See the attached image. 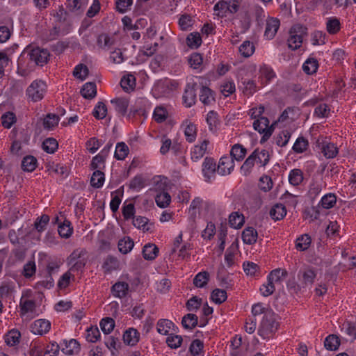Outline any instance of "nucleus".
I'll list each match as a JSON object with an SVG mask.
<instances>
[{
	"instance_id": "nucleus-53",
	"label": "nucleus",
	"mask_w": 356,
	"mask_h": 356,
	"mask_svg": "<svg viewBox=\"0 0 356 356\" xmlns=\"http://www.w3.org/2000/svg\"><path fill=\"white\" fill-rule=\"evenodd\" d=\"M155 201L158 207L165 208L169 205L171 201V197L167 192H162L156 195Z\"/></svg>"
},
{
	"instance_id": "nucleus-45",
	"label": "nucleus",
	"mask_w": 356,
	"mask_h": 356,
	"mask_svg": "<svg viewBox=\"0 0 356 356\" xmlns=\"http://www.w3.org/2000/svg\"><path fill=\"white\" fill-rule=\"evenodd\" d=\"M186 139L188 143H193L196 139L197 128L195 124L189 122L184 130Z\"/></svg>"
},
{
	"instance_id": "nucleus-20",
	"label": "nucleus",
	"mask_w": 356,
	"mask_h": 356,
	"mask_svg": "<svg viewBox=\"0 0 356 356\" xmlns=\"http://www.w3.org/2000/svg\"><path fill=\"white\" fill-rule=\"evenodd\" d=\"M81 93L85 99H91L94 98L97 94L96 84L93 82L85 83L81 90Z\"/></svg>"
},
{
	"instance_id": "nucleus-39",
	"label": "nucleus",
	"mask_w": 356,
	"mask_h": 356,
	"mask_svg": "<svg viewBox=\"0 0 356 356\" xmlns=\"http://www.w3.org/2000/svg\"><path fill=\"white\" fill-rule=\"evenodd\" d=\"M67 8L71 12L80 15L84 11L86 5L81 0H67Z\"/></svg>"
},
{
	"instance_id": "nucleus-26",
	"label": "nucleus",
	"mask_w": 356,
	"mask_h": 356,
	"mask_svg": "<svg viewBox=\"0 0 356 356\" xmlns=\"http://www.w3.org/2000/svg\"><path fill=\"white\" fill-rule=\"evenodd\" d=\"M286 214V207L283 204H275L270 211V217L275 220L282 219Z\"/></svg>"
},
{
	"instance_id": "nucleus-17",
	"label": "nucleus",
	"mask_w": 356,
	"mask_h": 356,
	"mask_svg": "<svg viewBox=\"0 0 356 356\" xmlns=\"http://www.w3.org/2000/svg\"><path fill=\"white\" fill-rule=\"evenodd\" d=\"M209 143V141L208 140H204L200 145L194 146L191 153V159L193 161H197L203 157L207 151Z\"/></svg>"
},
{
	"instance_id": "nucleus-23",
	"label": "nucleus",
	"mask_w": 356,
	"mask_h": 356,
	"mask_svg": "<svg viewBox=\"0 0 356 356\" xmlns=\"http://www.w3.org/2000/svg\"><path fill=\"white\" fill-rule=\"evenodd\" d=\"M128 289L129 285L125 282H117L111 289L113 295L120 298H122L127 295Z\"/></svg>"
},
{
	"instance_id": "nucleus-55",
	"label": "nucleus",
	"mask_w": 356,
	"mask_h": 356,
	"mask_svg": "<svg viewBox=\"0 0 356 356\" xmlns=\"http://www.w3.org/2000/svg\"><path fill=\"white\" fill-rule=\"evenodd\" d=\"M59 121V118L56 114H48L43 121V126L47 129H52Z\"/></svg>"
},
{
	"instance_id": "nucleus-15",
	"label": "nucleus",
	"mask_w": 356,
	"mask_h": 356,
	"mask_svg": "<svg viewBox=\"0 0 356 356\" xmlns=\"http://www.w3.org/2000/svg\"><path fill=\"white\" fill-rule=\"evenodd\" d=\"M140 333L136 329L129 328L123 334V341L128 346H134L139 341Z\"/></svg>"
},
{
	"instance_id": "nucleus-16",
	"label": "nucleus",
	"mask_w": 356,
	"mask_h": 356,
	"mask_svg": "<svg viewBox=\"0 0 356 356\" xmlns=\"http://www.w3.org/2000/svg\"><path fill=\"white\" fill-rule=\"evenodd\" d=\"M64 346H62V352L67 355L77 354L80 350V344L76 339L65 340L63 341Z\"/></svg>"
},
{
	"instance_id": "nucleus-19",
	"label": "nucleus",
	"mask_w": 356,
	"mask_h": 356,
	"mask_svg": "<svg viewBox=\"0 0 356 356\" xmlns=\"http://www.w3.org/2000/svg\"><path fill=\"white\" fill-rule=\"evenodd\" d=\"M159 253V248L152 243L146 244L143 248V256L146 260L154 259Z\"/></svg>"
},
{
	"instance_id": "nucleus-8",
	"label": "nucleus",
	"mask_w": 356,
	"mask_h": 356,
	"mask_svg": "<svg viewBox=\"0 0 356 356\" xmlns=\"http://www.w3.org/2000/svg\"><path fill=\"white\" fill-rule=\"evenodd\" d=\"M30 328L33 334L43 335L49 331L51 323L46 319H38L31 325Z\"/></svg>"
},
{
	"instance_id": "nucleus-21",
	"label": "nucleus",
	"mask_w": 356,
	"mask_h": 356,
	"mask_svg": "<svg viewBox=\"0 0 356 356\" xmlns=\"http://www.w3.org/2000/svg\"><path fill=\"white\" fill-rule=\"evenodd\" d=\"M255 156L256 152H252L241 167V171L245 176L250 175L254 164L257 163Z\"/></svg>"
},
{
	"instance_id": "nucleus-1",
	"label": "nucleus",
	"mask_w": 356,
	"mask_h": 356,
	"mask_svg": "<svg viewBox=\"0 0 356 356\" xmlns=\"http://www.w3.org/2000/svg\"><path fill=\"white\" fill-rule=\"evenodd\" d=\"M25 54H27L31 62H33L38 66H43L47 63L50 56V54L47 49L31 45H29L25 48L22 56H24Z\"/></svg>"
},
{
	"instance_id": "nucleus-31",
	"label": "nucleus",
	"mask_w": 356,
	"mask_h": 356,
	"mask_svg": "<svg viewBox=\"0 0 356 356\" xmlns=\"http://www.w3.org/2000/svg\"><path fill=\"white\" fill-rule=\"evenodd\" d=\"M20 315L24 316L28 313H33L35 309V302L32 300H22L19 302Z\"/></svg>"
},
{
	"instance_id": "nucleus-64",
	"label": "nucleus",
	"mask_w": 356,
	"mask_h": 356,
	"mask_svg": "<svg viewBox=\"0 0 356 356\" xmlns=\"http://www.w3.org/2000/svg\"><path fill=\"white\" fill-rule=\"evenodd\" d=\"M215 12H217L216 15L218 16L223 17L228 13V1H218L213 8Z\"/></svg>"
},
{
	"instance_id": "nucleus-22",
	"label": "nucleus",
	"mask_w": 356,
	"mask_h": 356,
	"mask_svg": "<svg viewBox=\"0 0 356 356\" xmlns=\"http://www.w3.org/2000/svg\"><path fill=\"white\" fill-rule=\"evenodd\" d=\"M242 238L246 244H254L257 241V232L253 227L245 228L243 231Z\"/></svg>"
},
{
	"instance_id": "nucleus-63",
	"label": "nucleus",
	"mask_w": 356,
	"mask_h": 356,
	"mask_svg": "<svg viewBox=\"0 0 356 356\" xmlns=\"http://www.w3.org/2000/svg\"><path fill=\"white\" fill-rule=\"evenodd\" d=\"M291 138V133L288 130H284L280 134H279L275 140L276 144L280 147H284L287 145L289 139Z\"/></svg>"
},
{
	"instance_id": "nucleus-10",
	"label": "nucleus",
	"mask_w": 356,
	"mask_h": 356,
	"mask_svg": "<svg viewBox=\"0 0 356 356\" xmlns=\"http://www.w3.org/2000/svg\"><path fill=\"white\" fill-rule=\"evenodd\" d=\"M280 26V22L277 18L268 17L266 19V29L264 32V36L268 40L273 39L276 35L279 27Z\"/></svg>"
},
{
	"instance_id": "nucleus-36",
	"label": "nucleus",
	"mask_w": 356,
	"mask_h": 356,
	"mask_svg": "<svg viewBox=\"0 0 356 356\" xmlns=\"http://www.w3.org/2000/svg\"><path fill=\"white\" fill-rule=\"evenodd\" d=\"M289 183L293 186H298L303 181V172L300 169L291 170L289 175Z\"/></svg>"
},
{
	"instance_id": "nucleus-27",
	"label": "nucleus",
	"mask_w": 356,
	"mask_h": 356,
	"mask_svg": "<svg viewBox=\"0 0 356 356\" xmlns=\"http://www.w3.org/2000/svg\"><path fill=\"white\" fill-rule=\"evenodd\" d=\"M244 223V217L238 212H233L229 216V226L234 229L241 228Z\"/></svg>"
},
{
	"instance_id": "nucleus-50",
	"label": "nucleus",
	"mask_w": 356,
	"mask_h": 356,
	"mask_svg": "<svg viewBox=\"0 0 356 356\" xmlns=\"http://www.w3.org/2000/svg\"><path fill=\"white\" fill-rule=\"evenodd\" d=\"M318 64L316 59L308 58L302 65L303 71L307 74H313L318 69Z\"/></svg>"
},
{
	"instance_id": "nucleus-4",
	"label": "nucleus",
	"mask_w": 356,
	"mask_h": 356,
	"mask_svg": "<svg viewBox=\"0 0 356 356\" xmlns=\"http://www.w3.org/2000/svg\"><path fill=\"white\" fill-rule=\"evenodd\" d=\"M46 92L47 85L42 80L33 81L26 90L28 97L34 102L42 99Z\"/></svg>"
},
{
	"instance_id": "nucleus-56",
	"label": "nucleus",
	"mask_w": 356,
	"mask_h": 356,
	"mask_svg": "<svg viewBox=\"0 0 356 356\" xmlns=\"http://www.w3.org/2000/svg\"><path fill=\"white\" fill-rule=\"evenodd\" d=\"M153 118L157 122H163L168 118V111L163 106H156L153 113Z\"/></svg>"
},
{
	"instance_id": "nucleus-41",
	"label": "nucleus",
	"mask_w": 356,
	"mask_h": 356,
	"mask_svg": "<svg viewBox=\"0 0 356 356\" xmlns=\"http://www.w3.org/2000/svg\"><path fill=\"white\" fill-rule=\"evenodd\" d=\"M129 151V147L124 143H118L115 147L114 156L117 160H124L128 155Z\"/></svg>"
},
{
	"instance_id": "nucleus-43",
	"label": "nucleus",
	"mask_w": 356,
	"mask_h": 356,
	"mask_svg": "<svg viewBox=\"0 0 356 356\" xmlns=\"http://www.w3.org/2000/svg\"><path fill=\"white\" fill-rule=\"evenodd\" d=\"M70 225L71 222L67 220H65L62 224L59 225L58 232L62 238H67L72 235L73 229Z\"/></svg>"
},
{
	"instance_id": "nucleus-37",
	"label": "nucleus",
	"mask_w": 356,
	"mask_h": 356,
	"mask_svg": "<svg viewBox=\"0 0 356 356\" xmlns=\"http://www.w3.org/2000/svg\"><path fill=\"white\" fill-rule=\"evenodd\" d=\"M104 173L101 170H95L90 179V184L92 187L99 188L102 187L104 182Z\"/></svg>"
},
{
	"instance_id": "nucleus-57",
	"label": "nucleus",
	"mask_w": 356,
	"mask_h": 356,
	"mask_svg": "<svg viewBox=\"0 0 356 356\" xmlns=\"http://www.w3.org/2000/svg\"><path fill=\"white\" fill-rule=\"evenodd\" d=\"M260 74L262 84H266L275 76L273 70L266 66L261 68Z\"/></svg>"
},
{
	"instance_id": "nucleus-58",
	"label": "nucleus",
	"mask_w": 356,
	"mask_h": 356,
	"mask_svg": "<svg viewBox=\"0 0 356 356\" xmlns=\"http://www.w3.org/2000/svg\"><path fill=\"white\" fill-rule=\"evenodd\" d=\"M100 326L102 330V331L106 334H108L111 333L114 327H115V321L111 318H103L100 322Z\"/></svg>"
},
{
	"instance_id": "nucleus-29",
	"label": "nucleus",
	"mask_w": 356,
	"mask_h": 356,
	"mask_svg": "<svg viewBox=\"0 0 356 356\" xmlns=\"http://www.w3.org/2000/svg\"><path fill=\"white\" fill-rule=\"evenodd\" d=\"M288 275L285 269L277 268L273 270L268 276L273 283H280Z\"/></svg>"
},
{
	"instance_id": "nucleus-3",
	"label": "nucleus",
	"mask_w": 356,
	"mask_h": 356,
	"mask_svg": "<svg viewBox=\"0 0 356 356\" xmlns=\"http://www.w3.org/2000/svg\"><path fill=\"white\" fill-rule=\"evenodd\" d=\"M277 327L278 323L276 321L275 314L271 311L266 312L259 328L260 335L268 336L275 332Z\"/></svg>"
},
{
	"instance_id": "nucleus-47",
	"label": "nucleus",
	"mask_w": 356,
	"mask_h": 356,
	"mask_svg": "<svg viewBox=\"0 0 356 356\" xmlns=\"http://www.w3.org/2000/svg\"><path fill=\"white\" fill-rule=\"evenodd\" d=\"M1 120L2 126L6 129H10L17 120L15 113L10 111L3 114Z\"/></svg>"
},
{
	"instance_id": "nucleus-9",
	"label": "nucleus",
	"mask_w": 356,
	"mask_h": 356,
	"mask_svg": "<svg viewBox=\"0 0 356 356\" xmlns=\"http://www.w3.org/2000/svg\"><path fill=\"white\" fill-rule=\"evenodd\" d=\"M197 87L196 83L191 85L187 84L183 95L184 102L186 107H191L195 104Z\"/></svg>"
},
{
	"instance_id": "nucleus-12",
	"label": "nucleus",
	"mask_w": 356,
	"mask_h": 356,
	"mask_svg": "<svg viewBox=\"0 0 356 356\" xmlns=\"http://www.w3.org/2000/svg\"><path fill=\"white\" fill-rule=\"evenodd\" d=\"M218 166L216 161L213 158L206 157L202 163V172L207 181H210L211 178L213 177Z\"/></svg>"
},
{
	"instance_id": "nucleus-18",
	"label": "nucleus",
	"mask_w": 356,
	"mask_h": 356,
	"mask_svg": "<svg viewBox=\"0 0 356 356\" xmlns=\"http://www.w3.org/2000/svg\"><path fill=\"white\" fill-rule=\"evenodd\" d=\"M200 100L204 105H211L215 102L213 92L206 86H202L200 91Z\"/></svg>"
},
{
	"instance_id": "nucleus-32",
	"label": "nucleus",
	"mask_w": 356,
	"mask_h": 356,
	"mask_svg": "<svg viewBox=\"0 0 356 356\" xmlns=\"http://www.w3.org/2000/svg\"><path fill=\"white\" fill-rule=\"evenodd\" d=\"M253 152H256V161L257 163L260 164V166L264 167L268 163L270 160V155L267 150H259V149L257 148L254 150Z\"/></svg>"
},
{
	"instance_id": "nucleus-28",
	"label": "nucleus",
	"mask_w": 356,
	"mask_h": 356,
	"mask_svg": "<svg viewBox=\"0 0 356 356\" xmlns=\"http://www.w3.org/2000/svg\"><path fill=\"white\" fill-rule=\"evenodd\" d=\"M21 333L17 330H11L5 336V342L9 346H14L19 343Z\"/></svg>"
},
{
	"instance_id": "nucleus-11",
	"label": "nucleus",
	"mask_w": 356,
	"mask_h": 356,
	"mask_svg": "<svg viewBox=\"0 0 356 356\" xmlns=\"http://www.w3.org/2000/svg\"><path fill=\"white\" fill-rule=\"evenodd\" d=\"M317 143L318 147H321V152L327 159H333L337 155L339 150L335 144L324 140L321 143L319 140H317Z\"/></svg>"
},
{
	"instance_id": "nucleus-51",
	"label": "nucleus",
	"mask_w": 356,
	"mask_h": 356,
	"mask_svg": "<svg viewBox=\"0 0 356 356\" xmlns=\"http://www.w3.org/2000/svg\"><path fill=\"white\" fill-rule=\"evenodd\" d=\"M174 325V323L167 319H161L159 320L157 323V331L159 333L167 335L171 328L172 326Z\"/></svg>"
},
{
	"instance_id": "nucleus-7",
	"label": "nucleus",
	"mask_w": 356,
	"mask_h": 356,
	"mask_svg": "<svg viewBox=\"0 0 356 356\" xmlns=\"http://www.w3.org/2000/svg\"><path fill=\"white\" fill-rule=\"evenodd\" d=\"M85 254L86 250H75L70 255V263L72 264L70 268L72 271H79L84 268L86 261V259H81V257Z\"/></svg>"
},
{
	"instance_id": "nucleus-2",
	"label": "nucleus",
	"mask_w": 356,
	"mask_h": 356,
	"mask_svg": "<svg viewBox=\"0 0 356 356\" xmlns=\"http://www.w3.org/2000/svg\"><path fill=\"white\" fill-rule=\"evenodd\" d=\"M307 28L300 24L293 26L289 30V37L287 40L288 47L296 50L301 47L303 35L306 33Z\"/></svg>"
},
{
	"instance_id": "nucleus-25",
	"label": "nucleus",
	"mask_w": 356,
	"mask_h": 356,
	"mask_svg": "<svg viewBox=\"0 0 356 356\" xmlns=\"http://www.w3.org/2000/svg\"><path fill=\"white\" fill-rule=\"evenodd\" d=\"M198 323V318L194 314H186L181 320V325L185 329L192 330Z\"/></svg>"
},
{
	"instance_id": "nucleus-33",
	"label": "nucleus",
	"mask_w": 356,
	"mask_h": 356,
	"mask_svg": "<svg viewBox=\"0 0 356 356\" xmlns=\"http://www.w3.org/2000/svg\"><path fill=\"white\" fill-rule=\"evenodd\" d=\"M246 152V149L243 145L236 144L232 147L230 154L233 159L240 161L244 159Z\"/></svg>"
},
{
	"instance_id": "nucleus-62",
	"label": "nucleus",
	"mask_w": 356,
	"mask_h": 356,
	"mask_svg": "<svg viewBox=\"0 0 356 356\" xmlns=\"http://www.w3.org/2000/svg\"><path fill=\"white\" fill-rule=\"evenodd\" d=\"M86 339L88 342L95 343L100 337V332L97 327H90L86 330Z\"/></svg>"
},
{
	"instance_id": "nucleus-24",
	"label": "nucleus",
	"mask_w": 356,
	"mask_h": 356,
	"mask_svg": "<svg viewBox=\"0 0 356 356\" xmlns=\"http://www.w3.org/2000/svg\"><path fill=\"white\" fill-rule=\"evenodd\" d=\"M121 87L126 92L133 90L136 86V78L133 74L124 76L120 81Z\"/></svg>"
},
{
	"instance_id": "nucleus-60",
	"label": "nucleus",
	"mask_w": 356,
	"mask_h": 356,
	"mask_svg": "<svg viewBox=\"0 0 356 356\" xmlns=\"http://www.w3.org/2000/svg\"><path fill=\"white\" fill-rule=\"evenodd\" d=\"M94 117L97 119H103L107 114V107L103 102H99L92 112Z\"/></svg>"
},
{
	"instance_id": "nucleus-35",
	"label": "nucleus",
	"mask_w": 356,
	"mask_h": 356,
	"mask_svg": "<svg viewBox=\"0 0 356 356\" xmlns=\"http://www.w3.org/2000/svg\"><path fill=\"white\" fill-rule=\"evenodd\" d=\"M209 280V274L207 271L197 273L193 279V284L196 287H204Z\"/></svg>"
},
{
	"instance_id": "nucleus-30",
	"label": "nucleus",
	"mask_w": 356,
	"mask_h": 356,
	"mask_svg": "<svg viewBox=\"0 0 356 356\" xmlns=\"http://www.w3.org/2000/svg\"><path fill=\"white\" fill-rule=\"evenodd\" d=\"M340 346V340L335 334L328 335L324 341V346L328 350H336Z\"/></svg>"
},
{
	"instance_id": "nucleus-52",
	"label": "nucleus",
	"mask_w": 356,
	"mask_h": 356,
	"mask_svg": "<svg viewBox=\"0 0 356 356\" xmlns=\"http://www.w3.org/2000/svg\"><path fill=\"white\" fill-rule=\"evenodd\" d=\"M227 298V292L225 290L220 289H214L211 295V300L216 304H221L224 302Z\"/></svg>"
},
{
	"instance_id": "nucleus-14",
	"label": "nucleus",
	"mask_w": 356,
	"mask_h": 356,
	"mask_svg": "<svg viewBox=\"0 0 356 356\" xmlns=\"http://www.w3.org/2000/svg\"><path fill=\"white\" fill-rule=\"evenodd\" d=\"M111 103L114 106L115 111L122 116L127 114L129 104V99L126 97H116L111 100Z\"/></svg>"
},
{
	"instance_id": "nucleus-46",
	"label": "nucleus",
	"mask_w": 356,
	"mask_h": 356,
	"mask_svg": "<svg viewBox=\"0 0 356 356\" xmlns=\"http://www.w3.org/2000/svg\"><path fill=\"white\" fill-rule=\"evenodd\" d=\"M58 143L57 140L53 138H48L42 143V148L44 151L49 154L54 153L58 149Z\"/></svg>"
},
{
	"instance_id": "nucleus-13",
	"label": "nucleus",
	"mask_w": 356,
	"mask_h": 356,
	"mask_svg": "<svg viewBox=\"0 0 356 356\" xmlns=\"http://www.w3.org/2000/svg\"><path fill=\"white\" fill-rule=\"evenodd\" d=\"M234 159L229 156H223L220 159L217 172L221 175H229L234 169Z\"/></svg>"
},
{
	"instance_id": "nucleus-34",
	"label": "nucleus",
	"mask_w": 356,
	"mask_h": 356,
	"mask_svg": "<svg viewBox=\"0 0 356 356\" xmlns=\"http://www.w3.org/2000/svg\"><path fill=\"white\" fill-rule=\"evenodd\" d=\"M134 245L133 240L130 237H124L120 240L118 244L119 251L122 254L129 252Z\"/></svg>"
},
{
	"instance_id": "nucleus-40",
	"label": "nucleus",
	"mask_w": 356,
	"mask_h": 356,
	"mask_svg": "<svg viewBox=\"0 0 356 356\" xmlns=\"http://www.w3.org/2000/svg\"><path fill=\"white\" fill-rule=\"evenodd\" d=\"M37 165V159L33 156H26L22 161V168L24 171L32 172Z\"/></svg>"
},
{
	"instance_id": "nucleus-61",
	"label": "nucleus",
	"mask_w": 356,
	"mask_h": 356,
	"mask_svg": "<svg viewBox=\"0 0 356 356\" xmlns=\"http://www.w3.org/2000/svg\"><path fill=\"white\" fill-rule=\"evenodd\" d=\"M242 83L244 86L243 92L245 95H252L257 90V87L254 81L248 79L243 81Z\"/></svg>"
},
{
	"instance_id": "nucleus-49",
	"label": "nucleus",
	"mask_w": 356,
	"mask_h": 356,
	"mask_svg": "<svg viewBox=\"0 0 356 356\" xmlns=\"http://www.w3.org/2000/svg\"><path fill=\"white\" fill-rule=\"evenodd\" d=\"M311 241V238L308 234H303L299 238H298L296 243V247L298 250H306L309 248Z\"/></svg>"
},
{
	"instance_id": "nucleus-42",
	"label": "nucleus",
	"mask_w": 356,
	"mask_h": 356,
	"mask_svg": "<svg viewBox=\"0 0 356 356\" xmlns=\"http://www.w3.org/2000/svg\"><path fill=\"white\" fill-rule=\"evenodd\" d=\"M337 202V197L334 193L325 195L321 200V205L323 209H329L332 208Z\"/></svg>"
},
{
	"instance_id": "nucleus-54",
	"label": "nucleus",
	"mask_w": 356,
	"mask_h": 356,
	"mask_svg": "<svg viewBox=\"0 0 356 356\" xmlns=\"http://www.w3.org/2000/svg\"><path fill=\"white\" fill-rule=\"evenodd\" d=\"M88 68L86 65L79 64L76 65L73 71L74 76L83 81L88 75Z\"/></svg>"
},
{
	"instance_id": "nucleus-59",
	"label": "nucleus",
	"mask_w": 356,
	"mask_h": 356,
	"mask_svg": "<svg viewBox=\"0 0 356 356\" xmlns=\"http://www.w3.org/2000/svg\"><path fill=\"white\" fill-rule=\"evenodd\" d=\"M49 221L48 215H42L40 217L36 218L34 222V227L39 232H42L45 229V227Z\"/></svg>"
},
{
	"instance_id": "nucleus-44",
	"label": "nucleus",
	"mask_w": 356,
	"mask_h": 356,
	"mask_svg": "<svg viewBox=\"0 0 356 356\" xmlns=\"http://www.w3.org/2000/svg\"><path fill=\"white\" fill-rule=\"evenodd\" d=\"M239 52L245 58L250 57L254 51V46L252 42L246 40L239 47Z\"/></svg>"
},
{
	"instance_id": "nucleus-38",
	"label": "nucleus",
	"mask_w": 356,
	"mask_h": 356,
	"mask_svg": "<svg viewBox=\"0 0 356 356\" xmlns=\"http://www.w3.org/2000/svg\"><path fill=\"white\" fill-rule=\"evenodd\" d=\"M186 44L191 49H197L202 44V38L199 33L193 32L186 38Z\"/></svg>"
},
{
	"instance_id": "nucleus-48",
	"label": "nucleus",
	"mask_w": 356,
	"mask_h": 356,
	"mask_svg": "<svg viewBox=\"0 0 356 356\" xmlns=\"http://www.w3.org/2000/svg\"><path fill=\"white\" fill-rule=\"evenodd\" d=\"M309 146L308 140L302 136L298 137L296 140L293 146V150L296 153H302L307 150Z\"/></svg>"
},
{
	"instance_id": "nucleus-6",
	"label": "nucleus",
	"mask_w": 356,
	"mask_h": 356,
	"mask_svg": "<svg viewBox=\"0 0 356 356\" xmlns=\"http://www.w3.org/2000/svg\"><path fill=\"white\" fill-rule=\"evenodd\" d=\"M316 277V270L312 267H306L299 270L298 279L302 288L311 286Z\"/></svg>"
},
{
	"instance_id": "nucleus-5",
	"label": "nucleus",
	"mask_w": 356,
	"mask_h": 356,
	"mask_svg": "<svg viewBox=\"0 0 356 356\" xmlns=\"http://www.w3.org/2000/svg\"><path fill=\"white\" fill-rule=\"evenodd\" d=\"M253 127L254 130L264 134L260 140L261 143H265L270 137L274 130L273 124L269 126V120L266 117L255 120L253 122Z\"/></svg>"
}]
</instances>
